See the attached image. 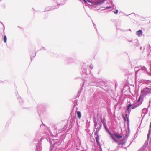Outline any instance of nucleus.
I'll return each mask as SVG.
<instances>
[{
	"mask_svg": "<svg viewBox=\"0 0 151 151\" xmlns=\"http://www.w3.org/2000/svg\"><path fill=\"white\" fill-rule=\"evenodd\" d=\"M94 135L95 136V138L96 139V142L98 144V145L99 146H100V144L99 142V136L97 132H95Z\"/></svg>",
	"mask_w": 151,
	"mask_h": 151,
	"instance_id": "obj_1",
	"label": "nucleus"
},
{
	"mask_svg": "<svg viewBox=\"0 0 151 151\" xmlns=\"http://www.w3.org/2000/svg\"><path fill=\"white\" fill-rule=\"evenodd\" d=\"M141 93H143L145 95H147L149 93V91L147 88H145L141 91Z\"/></svg>",
	"mask_w": 151,
	"mask_h": 151,
	"instance_id": "obj_2",
	"label": "nucleus"
},
{
	"mask_svg": "<svg viewBox=\"0 0 151 151\" xmlns=\"http://www.w3.org/2000/svg\"><path fill=\"white\" fill-rule=\"evenodd\" d=\"M136 34L138 36L140 37L142 35V31L141 30H139L137 32Z\"/></svg>",
	"mask_w": 151,
	"mask_h": 151,
	"instance_id": "obj_3",
	"label": "nucleus"
},
{
	"mask_svg": "<svg viewBox=\"0 0 151 151\" xmlns=\"http://www.w3.org/2000/svg\"><path fill=\"white\" fill-rule=\"evenodd\" d=\"M114 135L116 138L118 139H121L122 137V136L119 135L118 134H114Z\"/></svg>",
	"mask_w": 151,
	"mask_h": 151,
	"instance_id": "obj_4",
	"label": "nucleus"
},
{
	"mask_svg": "<svg viewBox=\"0 0 151 151\" xmlns=\"http://www.w3.org/2000/svg\"><path fill=\"white\" fill-rule=\"evenodd\" d=\"M77 114L78 118L80 119L81 117V114L80 111L77 112Z\"/></svg>",
	"mask_w": 151,
	"mask_h": 151,
	"instance_id": "obj_5",
	"label": "nucleus"
},
{
	"mask_svg": "<svg viewBox=\"0 0 151 151\" xmlns=\"http://www.w3.org/2000/svg\"><path fill=\"white\" fill-rule=\"evenodd\" d=\"M4 42L5 43H6V40H7V37H6V36H4Z\"/></svg>",
	"mask_w": 151,
	"mask_h": 151,
	"instance_id": "obj_6",
	"label": "nucleus"
},
{
	"mask_svg": "<svg viewBox=\"0 0 151 151\" xmlns=\"http://www.w3.org/2000/svg\"><path fill=\"white\" fill-rule=\"evenodd\" d=\"M131 104H129L128 105V106L127 107V110H129V108L131 107Z\"/></svg>",
	"mask_w": 151,
	"mask_h": 151,
	"instance_id": "obj_7",
	"label": "nucleus"
},
{
	"mask_svg": "<svg viewBox=\"0 0 151 151\" xmlns=\"http://www.w3.org/2000/svg\"><path fill=\"white\" fill-rule=\"evenodd\" d=\"M118 12V10H116V11H115L114 12V13L115 14H117Z\"/></svg>",
	"mask_w": 151,
	"mask_h": 151,
	"instance_id": "obj_8",
	"label": "nucleus"
},
{
	"mask_svg": "<svg viewBox=\"0 0 151 151\" xmlns=\"http://www.w3.org/2000/svg\"><path fill=\"white\" fill-rule=\"evenodd\" d=\"M125 116H126V117L127 118V120H128V118H127V114H125Z\"/></svg>",
	"mask_w": 151,
	"mask_h": 151,
	"instance_id": "obj_9",
	"label": "nucleus"
},
{
	"mask_svg": "<svg viewBox=\"0 0 151 151\" xmlns=\"http://www.w3.org/2000/svg\"><path fill=\"white\" fill-rule=\"evenodd\" d=\"M140 97H139V99H138V101H140Z\"/></svg>",
	"mask_w": 151,
	"mask_h": 151,
	"instance_id": "obj_10",
	"label": "nucleus"
},
{
	"mask_svg": "<svg viewBox=\"0 0 151 151\" xmlns=\"http://www.w3.org/2000/svg\"><path fill=\"white\" fill-rule=\"evenodd\" d=\"M111 137H112V138L113 139H114L113 137V136H111Z\"/></svg>",
	"mask_w": 151,
	"mask_h": 151,
	"instance_id": "obj_11",
	"label": "nucleus"
},
{
	"mask_svg": "<svg viewBox=\"0 0 151 151\" xmlns=\"http://www.w3.org/2000/svg\"><path fill=\"white\" fill-rule=\"evenodd\" d=\"M124 119H125V120L126 121V119L125 118H124Z\"/></svg>",
	"mask_w": 151,
	"mask_h": 151,
	"instance_id": "obj_12",
	"label": "nucleus"
},
{
	"mask_svg": "<svg viewBox=\"0 0 151 151\" xmlns=\"http://www.w3.org/2000/svg\"><path fill=\"white\" fill-rule=\"evenodd\" d=\"M120 144H121V143H119V145H120Z\"/></svg>",
	"mask_w": 151,
	"mask_h": 151,
	"instance_id": "obj_13",
	"label": "nucleus"
},
{
	"mask_svg": "<svg viewBox=\"0 0 151 151\" xmlns=\"http://www.w3.org/2000/svg\"><path fill=\"white\" fill-rule=\"evenodd\" d=\"M90 68H92V67H91V66H90Z\"/></svg>",
	"mask_w": 151,
	"mask_h": 151,
	"instance_id": "obj_14",
	"label": "nucleus"
},
{
	"mask_svg": "<svg viewBox=\"0 0 151 151\" xmlns=\"http://www.w3.org/2000/svg\"><path fill=\"white\" fill-rule=\"evenodd\" d=\"M90 68H92V67H91V66H90Z\"/></svg>",
	"mask_w": 151,
	"mask_h": 151,
	"instance_id": "obj_15",
	"label": "nucleus"
}]
</instances>
